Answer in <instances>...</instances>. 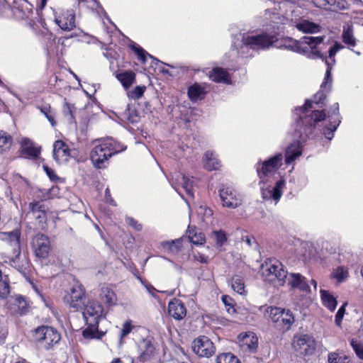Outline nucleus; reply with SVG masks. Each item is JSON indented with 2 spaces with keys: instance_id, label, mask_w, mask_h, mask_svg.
<instances>
[{
  "instance_id": "obj_1",
  "label": "nucleus",
  "mask_w": 363,
  "mask_h": 363,
  "mask_svg": "<svg viewBox=\"0 0 363 363\" xmlns=\"http://www.w3.org/2000/svg\"><path fill=\"white\" fill-rule=\"evenodd\" d=\"M333 79H326L325 75L320 90L313 99H306L304 104L294 108L293 118L295 121L296 136L302 140L317 139L324 136L330 141L342 121L338 103H334L328 110H311L313 104L322 108L325 106L327 94L331 91Z\"/></svg>"
},
{
  "instance_id": "obj_2",
  "label": "nucleus",
  "mask_w": 363,
  "mask_h": 363,
  "mask_svg": "<svg viewBox=\"0 0 363 363\" xmlns=\"http://www.w3.org/2000/svg\"><path fill=\"white\" fill-rule=\"evenodd\" d=\"M285 18L279 13H272L269 23L264 30L255 32L248 30L240 33L239 42H233V46L237 50L241 58L252 57V52H260L270 49L278 42L279 35L284 30Z\"/></svg>"
},
{
  "instance_id": "obj_3",
  "label": "nucleus",
  "mask_w": 363,
  "mask_h": 363,
  "mask_svg": "<svg viewBox=\"0 0 363 363\" xmlns=\"http://www.w3.org/2000/svg\"><path fill=\"white\" fill-rule=\"evenodd\" d=\"M283 158V154L277 152L264 161L259 160L255 164L257 176L260 180L259 184L262 185L260 187L262 197L265 201H274L275 204L279 201L283 194V190L286 186L285 179L281 178L276 181L273 187L268 184L281 167Z\"/></svg>"
},
{
  "instance_id": "obj_4",
  "label": "nucleus",
  "mask_w": 363,
  "mask_h": 363,
  "mask_svg": "<svg viewBox=\"0 0 363 363\" xmlns=\"http://www.w3.org/2000/svg\"><path fill=\"white\" fill-rule=\"evenodd\" d=\"M125 149L126 146L112 138L99 139L90 152V160L96 169H105L111 157Z\"/></svg>"
},
{
  "instance_id": "obj_5",
  "label": "nucleus",
  "mask_w": 363,
  "mask_h": 363,
  "mask_svg": "<svg viewBox=\"0 0 363 363\" xmlns=\"http://www.w3.org/2000/svg\"><path fill=\"white\" fill-rule=\"evenodd\" d=\"M83 317L86 328L82 331V335L85 339L100 340L105 333L99 330V323L104 316V308L96 301H89L84 305Z\"/></svg>"
},
{
  "instance_id": "obj_6",
  "label": "nucleus",
  "mask_w": 363,
  "mask_h": 363,
  "mask_svg": "<svg viewBox=\"0 0 363 363\" xmlns=\"http://www.w3.org/2000/svg\"><path fill=\"white\" fill-rule=\"evenodd\" d=\"M261 271L264 281L269 282L277 281V284L283 286L286 281L288 272L284 265L277 259H270L262 264Z\"/></svg>"
},
{
  "instance_id": "obj_7",
  "label": "nucleus",
  "mask_w": 363,
  "mask_h": 363,
  "mask_svg": "<svg viewBox=\"0 0 363 363\" xmlns=\"http://www.w3.org/2000/svg\"><path fill=\"white\" fill-rule=\"evenodd\" d=\"M267 312L272 323H274V327L279 330H289L294 323V316L289 309L269 307Z\"/></svg>"
},
{
  "instance_id": "obj_8",
  "label": "nucleus",
  "mask_w": 363,
  "mask_h": 363,
  "mask_svg": "<svg viewBox=\"0 0 363 363\" xmlns=\"http://www.w3.org/2000/svg\"><path fill=\"white\" fill-rule=\"evenodd\" d=\"M35 339L41 347L49 350L60 342L61 336L54 328L42 325L35 329Z\"/></svg>"
},
{
  "instance_id": "obj_9",
  "label": "nucleus",
  "mask_w": 363,
  "mask_h": 363,
  "mask_svg": "<svg viewBox=\"0 0 363 363\" xmlns=\"http://www.w3.org/2000/svg\"><path fill=\"white\" fill-rule=\"evenodd\" d=\"M279 49H285L298 54L306 56L307 57H322L320 51L309 52L308 47H303L301 40H297L291 37H285L281 38L279 45L277 46Z\"/></svg>"
},
{
  "instance_id": "obj_10",
  "label": "nucleus",
  "mask_w": 363,
  "mask_h": 363,
  "mask_svg": "<svg viewBox=\"0 0 363 363\" xmlns=\"http://www.w3.org/2000/svg\"><path fill=\"white\" fill-rule=\"evenodd\" d=\"M294 349L301 354L311 355L316 348L314 337L308 334H298L294 337Z\"/></svg>"
},
{
  "instance_id": "obj_11",
  "label": "nucleus",
  "mask_w": 363,
  "mask_h": 363,
  "mask_svg": "<svg viewBox=\"0 0 363 363\" xmlns=\"http://www.w3.org/2000/svg\"><path fill=\"white\" fill-rule=\"evenodd\" d=\"M218 192L223 206L229 208H235L241 205V196L232 187L222 185Z\"/></svg>"
},
{
  "instance_id": "obj_12",
  "label": "nucleus",
  "mask_w": 363,
  "mask_h": 363,
  "mask_svg": "<svg viewBox=\"0 0 363 363\" xmlns=\"http://www.w3.org/2000/svg\"><path fill=\"white\" fill-rule=\"evenodd\" d=\"M192 350L201 357H210L214 354L216 347L211 340L206 336H200L192 342Z\"/></svg>"
},
{
  "instance_id": "obj_13",
  "label": "nucleus",
  "mask_w": 363,
  "mask_h": 363,
  "mask_svg": "<svg viewBox=\"0 0 363 363\" xmlns=\"http://www.w3.org/2000/svg\"><path fill=\"white\" fill-rule=\"evenodd\" d=\"M55 23L63 30H71L75 27V12L72 9L58 13L53 9Z\"/></svg>"
},
{
  "instance_id": "obj_14",
  "label": "nucleus",
  "mask_w": 363,
  "mask_h": 363,
  "mask_svg": "<svg viewBox=\"0 0 363 363\" xmlns=\"http://www.w3.org/2000/svg\"><path fill=\"white\" fill-rule=\"evenodd\" d=\"M32 247L36 257L46 258L50 250L49 238L42 233L35 235L32 240Z\"/></svg>"
},
{
  "instance_id": "obj_15",
  "label": "nucleus",
  "mask_w": 363,
  "mask_h": 363,
  "mask_svg": "<svg viewBox=\"0 0 363 363\" xmlns=\"http://www.w3.org/2000/svg\"><path fill=\"white\" fill-rule=\"evenodd\" d=\"M294 129L295 130V122L294 123ZM294 137L298 140H296L291 143L285 150L284 159L285 164L289 165L294 162L298 157H299L303 152L302 143H305L308 140H302L298 137L296 136V133H294ZM308 140H310L308 138Z\"/></svg>"
},
{
  "instance_id": "obj_16",
  "label": "nucleus",
  "mask_w": 363,
  "mask_h": 363,
  "mask_svg": "<svg viewBox=\"0 0 363 363\" xmlns=\"http://www.w3.org/2000/svg\"><path fill=\"white\" fill-rule=\"evenodd\" d=\"M343 48L344 46L340 43L335 41L334 45L329 48L328 56L321 52L323 55L322 57H311V59H322L325 61L327 66L326 72L325 74L326 76V79H330V77H332V70L333 66L336 63L335 55L338 51Z\"/></svg>"
},
{
  "instance_id": "obj_17",
  "label": "nucleus",
  "mask_w": 363,
  "mask_h": 363,
  "mask_svg": "<svg viewBox=\"0 0 363 363\" xmlns=\"http://www.w3.org/2000/svg\"><path fill=\"white\" fill-rule=\"evenodd\" d=\"M343 48L344 46L340 43L335 41L334 45L329 48L328 56L321 52L323 55L322 57H311V59H322L325 61L327 66L326 72L325 74L326 76V79H330V77H332V70L333 66L336 63L335 55L338 51Z\"/></svg>"
},
{
  "instance_id": "obj_18",
  "label": "nucleus",
  "mask_w": 363,
  "mask_h": 363,
  "mask_svg": "<svg viewBox=\"0 0 363 363\" xmlns=\"http://www.w3.org/2000/svg\"><path fill=\"white\" fill-rule=\"evenodd\" d=\"M0 240L6 242L12 247L13 254L21 256V231L18 229H15L10 232L0 233Z\"/></svg>"
},
{
  "instance_id": "obj_19",
  "label": "nucleus",
  "mask_w": 363,
  "mask_h": 363,
  "mask_svg": "<svg viewBox=\"0 0 363 363\" xmlns=\"http://www.w3.org/2000/svg\"><path fill=\"white\" fill-rule=\"evenodd\" d=\"M12 11L15 17L21 20L30 19L33 14V6L27 0H18L13 2Z\"/></svg>"
},
{
  "instance_id": "obj_20",
  "label": "nucleus",
  "mask_w": 363,
  "mask_h": 363,
  "mask_svg": "<svg viewBox=\"0 0 363 363\" xmlns=\"http://www.w3.org/2000/svg\"><path fill=\"white\" fill-rule=\"evenodd\" d=\"M138 350L140 352V360L142 362H149L155 355L156 349L152 342V337H147L143 338L138 343Z\"/></svg>"
},
{
  "instance_id": "obj_21",
  "label": "nucleus",
  "mask_w": 363,
  "mask_h": 363,
  "mask_svg": "<svg viewBox=\"0 0 363 363\" xmlns=\"http://www.w3.org/2000/svg\"><path fill=\"white\" fill-rule=\"evenodd\" d=\"M313 3L316 7L333 12L346 10L350 6L346 0H313Z\"/></svg>"
},
{
  "instance_id": "obj_22",
  "label": "nucleus",
  "mask_w": 363,
  "mask_h": 363,
  "mask_svg": "<svg viewBox=\"0 0 363 363\" xmlns=\"http://www.w3.org/2000/svg\"><path fill=\"white\" fill-rule=\"evenodd\" d=\"M288 284L293 289H298L306 294L311 293V287L308 279L299 273H291Z\"/></svg>"
},
{
  "instance_id": "obj_23",
  "label": "nucleus",
  "mask_w": 363,
  "mask_h": 363,
  "mask_svg": "<svg viewBox=\"0 0 363 363\" xmlns=\"http://www.w3.org/2000/svg\"><path fill=\"white\" fill-rule=\"evenodd\" d=\"M170 183L172 187L176 191H177L176 184L181 185L182 187L185 190L188 196L192 198L194 197V192L192 188L195 184V179L193 177H189V176L185 174L181 176L178 175L177 178L175 179V182L174 179H172Z\"/></svg>"
},
{
  "instance_id": "obj_24",
  "label": "nucleus",
  "mask_w": 363,
  "mask_h": 363,
  "mask_svg": "<svg viewBox=\"0 0 363 363\" xmlns=\"http://www.w3.org/2000/svg\"><path fill=\"white\" fill-rule=\"evenodd\" d=\"M169 314L176 320H182L186 314L184 303L177 298L172 300L168 305Z\"/></svg>"
},
{
  "instance_id": "obj_25",
  "label": "nucleus",
  "mask_w": 363,
  "mask_h": 363,
  "mask_svg": "<svg viewBox=\"0 0 363 363\" xmlns=\"http://www.w3.org/2000/svg\"><path fill=\"white\" fill-rule=\"evenodd\" d=\"M52 155L54 160L57 162L67 160L69 156V148L62 140H56L53 145Z\"/></svg>"
},
{
  "instance_id": "obj_26",
  "label": "nucleus",
  "mask_w": 363,
  "mask_h": 363,
  "mask_svg": "<svg viewBox=\"0 0 363 363\" xmlns=\"http://www.w3.org/2000/svg\"><path fill=\"white\" fill-rule=\"evenodd\" d=\"M129 48L135 53L138 57V59L143 63L145 64L146 62L147 57H149L152 60V65L162 64V62L154 57L153 55L149 54L146 50H145L141 46H140L136 43L132 41Z\"/></svg>"
},
{
  "instance_id": "obj_27",
  "label": "nucleus",
  "mask_w": 363,
  "mask_h": 363,
  "mask_svg": "<svg viewBox=\"0 0 363 363\" xmlns=\"http://www.w3.org/2000/svg\"><path fill=\"white\" fill-rule=\"evenodd\" d=\"M204 168L208 171L218 170L220 167V161L213 150H207L203 157Z\"/></svg>"
},
{
  "instance_id": "obj_28",
  "label": "nucleus",
  "mask_w": 363,
  "mask_h": 363,
  "mask_svg": "<svg viewBox=\"0 0 363 363\" xmlns=\"http://www.w3.org/2000/svg\"><path fill=\"white\" fill-rule=\"evenodd\" d=\"M21 145L22 153L30 158L36 159L40 154V147H35L34 143L28 138H22Z\"/></svg>"
},
{
  "instance_id": "obj_29",
  "label": "nucleus",
  "mask_w": 363,
  "mask_h": 363,
  "mask_svg": "<svg viewBox=\"0 0 363 363\" xmlns=\"http://www.w3.org/2000/svg\"><path fill=\"white\" fill-rule=\"evenodd\" d=\"M120 118L122 121L129 122L132 124L137 123L140 121V115L134 106L127 104L125 109L121 112Z\"/></svg>"
},
{
  "instance_id": "obj_30",
  "label": "nucleus",
  "mask_w": 363,
  "mask_h": 363,
  "mask_svg": "<svg viewBox=\"0 0 363 363\" xmlns=\"http://www.w3.org/2000/svg\"><path fill=\"white\" fill-rule=\"evenodd\" d=\"M207 91L205 90V88L197 83H194L189 86L187 90L188 96L193 102L203 99Z\"/></svg>"
},
{
  "instance_id": "obj_31",
  "label": "nucleus",
  "mask_w": 363,
  "mask_h": 363,
  "mask_svg": "<svg viewBox=\"0 0 363 363\" xmlns=\"http://www.w3.org/2000/svg\"><path fill=\"white\" fill-rule=\"evenodd\" d=\"M342 40L349 49H350L351 47H354L357 45V39L354 35L352 25L347 23L343 26Z\"/></svg>"
},
{
  "instance_id": "obj_32",
  "label": "nucleus",
  "mask_w": 363,
  "mask_h": 363,
  "mask_svg": "<svg viewBox=\"0 0 363 363\" xmlns=\"http://www.w3.org/2000/svg\"><path fill=\"white\" fill-rule=\"evenodd\" d=\"M210 78L213 82L230 84L231 83L229 74L223 68L216 67L211 72Z\"/></svg>"
},
{
  "instance_id": "obj_33",
  "label": "nucleus",
  "mask_w": 363,
  "mask_h": 363,
  "mask_svg": "<svg viewBox=\"0 0 363 363\" xmlns=\"http://www.w3.org/2000/svg\"><path fill=\"white\" fill-rule=\"evenodd\" d=\"M295 27L297 30L304 33H316L320 32L321 28L319 24L308 20L300 21L296 24Z\"/></svg>"
},
{
  "instance_id": "obj_34",
  "label": "nucleus",
  "mask_w": 363,
  "mask_h": 363,
  "mask_svg": "<svg viewBox=\"0 0 363 363\" xmlns=\"http://www.w3.org/2000/svg\"><path fill=\"white\" fill-rule=\"evenodd\" d=\"M116 77L125 89H129L135 81V74L131 70L116 73Z\"/></svg>"
},
{
  "instance_id": "obj_35",
  "label": "nucleus",
  "mask_w": 363,
  "mask_h": 363,
  "mask_svg": "<svg viewBox=\"0 0 363 363\" xmlns=\"http://www.w3.org/2000/svg\"><path fill=\"white\" fill-rule=\"evenodd\" d=\"M320 296L323 304L330 311L335 310L337 301L333 294L327 290H320Z\"/></svg>"
},
{
  "instance_id": "obj_36",
  "label": "nucleus",
  "mask_w": 363,
  "mask_h": 363,
  "mask_svg": "<svg viewBox=\"0 0 363 363\" xmlns=\"http://www.w3.org/2000/svg\"><path fill=\"white\" fill-rule=\"evenodd\" d=\"M187 237L191 242L194 245H202L205 242V236L195 227H188L186 230Z\"/></svg>"
},
{
  "instance_id": "obj_37",
  "label": "nucleus",
  "mask_w": 363,
  "mask_h": 363,
  "mask_svg": "<svg viewBox=\"0 0 363 363\" xmlns=\"http://www.w3.org/2000/svg\"><path fill=\"white\" fill-rule=\"evenodd\" d=\"M84 294L82 291L72 289L70 295V306L78 309L84 306Z\"/></svg>"
},
{
  "instance_id": "obj_38",
  "label": "nucleus",
  "mask_w": 363,
  "mask_h": 363,
  "mask_svg": "<svg viewBox=\"0 0 363 363\" xmlns=\"http://www.w3.org/2000/svg\"><path fill=\"white\" fill-rule=\"evenodd\" d=\"M100 296L102 301L109 306L116 303V295L114 291L108 287H102L101 289Z\"/></svg>"
},
{
  "instance_id": "obj_39",
  "label": "nucleus",
  "mask_w": 363,
  "mask_h": 363,
  "mask_svg": "<svg viewBox=\"0 0 363 363\" xmlns=\"http://www.w3.org/2000/svg\"><path fill=\"white\" fill-rule=\"evenodd\" d=\"M325 38V36H303L301 39V43L308 45L311 50H309V52H315L318 51L316 50V48L318 45L322 43L323 42V40Z\"/></svg>"
},
{
  "instance_id": "obj_40",
  "label": "nucleus",
  "mask_w": 363,
  "mask_h": 363,
  "mask_svg": "<svg viewBox=\"0 0 363 363\" xmlns=\"http://www.w3.org/2000/svg\"><path fill=\"white\" fill-rule=\"evenodd\" d=\"M243 344L246 345L249 351L252 353L257 352L258 347V339L253 333L245 335L242 340Z\"/></svg>"
},
{
  "instance_id": "obj_41",
  "label": "nucleus",
  "mask_w": 363,
  "mask_h": 363,
  "mask_svg": "<svg viewBox=\"0 0 363 363\" xmlns=\"http://www.w3.org/2000/svg\"><path fill=\"white\" fill-rule=\"evenodd\" d=\"M12 137L6 132L0 130V152L9 150L12 144Z\"/></svg>"
},
{
  "instance_id": "obj_42",
  "label": "nucleus",
  "mask_w": 363,
  "mask_h": 363,
  "mask_svg": "<svg viewBox=\"0 0 363 363\" xmlns=\"http://www.w3.org/2000/svg\"><path fill=\"white\" fill-rule=\"evenodd\" d=\"M162 246L163 248L168 249L173 253H177L182 247V238L175 239L170 242H163Z\"/></svg>"
},
{
  "instance_id": "obj_43",
  "label": "nucleus",
  "mask_w": 363,
  "mask_h": 363,
  "mask_svg": "<svg viewBox=\"0 0 363 363\" xmlns=\"http://www.w3.org/2000/svg\"><path fill=\"white\" fill-rule=\"evenodd\" d=\"M47 211L48 207H45L42 209L41 211H39L33 216V218L35 219L39 227L42 230H45L47 228Z\"/></svg>"
},
{
  "instance_id": "obj_44",
  "label": "nucleus",
  "mask_w": 363,
  "mask_h": 363,
  "mask_svg": "<svg viewBox=\"0 0 363 363\" xmlns=\"http://www.w3.org/2000/svg\"><path fill=\"white\" fill-rule=\"evenodd\" d=\"M231 286L234 291L242 295L245 293L243 279L239 276H235L231 280Z\"/></svg>"
},
{
  "instance_id": "obj_45",
  "label": "nucleus",
  "mask_w": 363,
  "mask_h": 363,
  "mask_svg": "<svg viewBox=\"0 0 363 363\" xmlns=\"http://www.w3.org/2000/svg\"><path fill=\"white\" fill-rule=\"evenodd\" d=\"M216 363H241L239 359L231 352L220 354L216 358Z\"/></svg>"
},
{
  "instance_id": "obj_46",
  "label": "nucleus",
  "mask_w": 363,
  "mask_h": 363,
  "mask_svg": "<svg viewBox=\"0 0 363 363\" xmlns=\"http://www.w3.org/2000/svg\"><path fill=\"white\" fill-rule=\"evenodd\" d=\"M10 294L9 279L7 276H3L0 279V298L4 299Z\"/></svg>"
},
{
  "instance_id": "obj_47",
  "label": "nucleus",
  "mask_w": 363,
  "mask_h": 363,
  "mask_svg": "<svg viewBox=\"0 0 363 363\" xmlns=\"http://www.w3.org/2000/svg\"><path fill=\"white\" fill-rule=\"evenodd\" d=\"M26 262H20V256H17L16 254H13V257L9 259V264L21 273L26 272Z\"/></svg>"
},
{
  "instance_id": "obj_48",
  "label": "nucleus",
  "mask_w": 363,
  "mask_h": 363,
  "mask_svg": "<svg viewBox=\"0 0 363 363\" xmlns=\"http://www.w3.org/2000/svg\"><path fill=\"white\" fill-rule=\"evenodd\" d=\"M328 360L329 363H352L348 357L340 355L335 352L329 353Z\"/></svg>"
},
{
  "instance_id": "obj_49",
  "label": "nucleus",
  "mask_w": 363,
  "mask_h": 363,
  "mask_svg": "<svg viewBox=\"0 0 363 363\" xmlns=\"http://www.w3.org/2000/svg\"><path fill=\"white\" fill-rule=\"evenodd\" d=\"M13 305L18 308L20 314H23L27 310L28 304L25 298L21 295H17L13 299Z\"/></svg>"
},
{
  "instance_id": "obj_50",
  "label": "nucleus",
  "mask_w": 363,
  "mask_h": 363,
  "mask_svg": "<svg viewBox=\"0 0 363 363\" xmlns=\"http://www.w3.org/2000/svg\"><path fill=\"white\" fill-rule=\"evenodd\" d=\"M350 345L355 352L357 357L363 360V345L358 340L352 339L350 341Z\"/></svg>"
},
{
  "instance_id": "obj_51",
  "label": "nucleus",
  "mask_w": 363,
  "mask_h": 363,
  "mask_svg": "<svg viewBox=\"0 0 363 363\" xmlns=\"http://www.w3.org/2000/svg\"><path fill=\"white\" fill-rule=\"evenodd\" d=\"M45 205L42 203V201H33L29 203L28 204V213L32 214V216L36 213L41 211L42 209L45 208Z\"/></svg>"
},
{
  "instance_id": "obj_52",
  "label": "nucleus",
  "mask_w": 363,
  "mask_h": 363,
  "mask_svg": "<svg viewBox=\"0 0 363 363\" xmlns=\"http://www.w3.org/2000/svg\"><path fill=\"white\" fill-rule=\"evenodd\" d=\"M348 273L347 270H345L343 267H339L336 269V270L333 273V277L338 282L344 281L347 277Z\"/></svg>"
},
{
  "instance_id": "obj_53",
  "label": "nucleus",
  "mask_w": 363,
  "mask_h": 363,
  "mask_svg": "<svg viewBox=\"0 0 363 363\" xmlns=\"http://www.w3.org/2000/svg\"><path fill=\"white\" fill-rule=\"evenodd\" d=\"M221 300L229 313L235 312V309L234 308V301L232 298L228 295H223Z\"/></svg>"
},
{
  "instance_id": "obj_54",
  "label": "nucleus",
  "mask_w": 363,
  "mask_h": 363,
  "mask_svg": "<svg viewBox=\"0 0 363 363\" xmlns=\"http://www.w3.org/2000/svg\"><path fill=\"white\" fill-rule=\"evenodd\" d=\"M216 245L222 247L227 241L226 234L223 230L214 231Z\"/></svg>"
},
{
  "instance_id": "obj_55",
  "label": "nucleus",
  "mask_w": 363,
  "mask_h": 363,
  "mask_svg": "<svg viewBox=\"0 0 363 363\" xmlns=\"http://www.w3.org/2000/svg\"><path fill=\"white\" fill-rule=\"evenodd\" d=\"M145 89V86H136L130 92V96L135 99H139L143 96Z\"/></svg>"
},
{
  "instance_id": "obj_56",
  "label": "nucleus",
  "mask_w": 363,
  "mask_h": 363,
  "mask_svg": "<svg viewBox=\"0 0 363 363\" xmlns=\"http://www.w3.org/2000/svg\"><path fill=\"white\" fill-rule=\"evenodd\" d=\"M346 305H347L346 303H344L343 305H342L337 310V312L336 313V315L335 317V322L337 326H340L342 323L344 315L345 313V306Z\"/></svg>"
},
{
  "instance_id": "obj_57",
  "label": "nucleus",
  "mask_w": 363,
  "mask_h": 363,
  "mask_svg": "<svg viewBox=\"0 0 363 363\" xmlns=\"http://www.w3.org/2000/svg\"><path fill=\"white\" fill-rule=\"evenodd\" d=\"M50 106H43L40 108L41 112L45 115L47 119L50 123L51 125L54 127L56 124L53 115L51 113Z\"/></svg>"
},
{
  "instance_id": "obj_58",
  "label": "nucleus",
  "mask_w": 363,
  "mask_h": 363,
  "mask_svg": "<svg viewBox=\"0 0 363 363\" xmlns=\"http://www.w3.org/2000/svg\"><path fill=\"white\" fill-rule=\"evenodd\" d=\"M125 222L136 231H141L143 229V225L133 217H125Z\"/></svg>"
},
{
  "instance_id": "obj_59",
  "label": "nucleus",
  "mask_w": 363,
  "mask_h": 363,
  "mask_svg": "<svg viewBox=\"0 0 363 363\" xmlns=\"http://www.w3.org/2000/svg\"><path fill=\"white\" fill-rule=\"evenodd\" d=\"M133 330V325L130 321H127L123 325V328L121 331V337L123 338L127 336Z\"/></svg>"
},
{
  "instance_id": "obj_60",
  "label": "nucleus",
  "mask_w": 363,
  "mask_h": 363,
  "mask_svg": "<svg viewBox=\"0 0 363 363\" xmlns=\"http://www.w3.org/2000/svg\"><path fill=\"white\" fill-rule=\"evenodd\" d=\"M43 169L51 181L55 182L60 179L55 174V171L48 165H43Z\"/></svg>"
},
{
  "instance_id": "obj_61",
  "label": "nucleus",
  "mask_w": 363,
  "mask_h": 363,
  "mask_svg": "<svg viewBox=\"0 0 363 363\" xmlns=\"http://www.w3.org/2000/svg\"><path fill=\"white\" fill-rule=\"evenodd\" d=\"M155 65L157 67V69H159V72H161L162 74H167L169 76H172V74L169 72V71L164 67V65H166V66L173 68L174 67L172 65L164 63L163 62H162V64H157V65Z\"/></svg>"
},
{
  "instance_id": "obj_62",
  "label": "nucleus",
  "mask_w": 363,
  "mask_h": 363,
  "mask_svg": "<svg viewBox=\"0 0 363 363\" xmlns=\"http://www.w3.org/2000/svg\"><path fill=\"white\" fill-rule=\"evenodd\" d=\"M73 108L74 106L71 105L70 104L65 102V106H64V113L65 115H69L72 118H74L73 116Z\"/></svg>"
},
{
  "instance_id": "obj_63",
  "label": "nucleus",
  "mask_w": 363,
  "mask_h": 363,
  "mask_svg": "<svg viewBox=\"0 0 363 363\" xmlns=\"http://www.w3.org/2000/svg\"><path fill=\"white\" fill-rule=\"evenodd\" d=\"M194 257L196 260L198 262L203 263V264H207L208 262V257L206 256L205 255L198 253L197 255H194Z\"/></svg>"
},
{
  "instance_id": "obj_64",
  "label": "nucleus",
  "mask_w": 363,
  "mask_h": 363,
  "mask_svg": "<svg viewBox=\"0 0 363 363\" xmlns=\"http://www.w3.org/2000/svg\"><path fill=\"white\" fill-rule=\"evenodd\" d=\"M242 240L250 247H252L254 243H256L255 238L250 235L242 236Z\"/></svg>"
}]
</instances>
